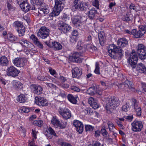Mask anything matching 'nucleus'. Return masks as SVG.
<instances>
[{
	"label": "nucleus",
	"mask_w": 146,
	"mask_h": 146,
	"mask_svg": "<svg viewBox=\"0 0 146 146\" xmlns=\"http://www.w3.org/2000/svg\"><path fill=\"white\" fill-rule=\"evenodd\" d=\"M128 44L127 40L125 38H122L117 41V44L120 47H117L114 44L110 45L108 49L109 56L114 59L120 58L123 55V52L121 47H124Z\"/></svg>",
	"instance_id": "1"
},
{
	"label": "nucleus",
	"mask_w": 146,
	"mask_h": 146,
	"mask_svg": "<svg viewBox=\"0 0 146 146\" xmlns=\"http://www.w3.org/2000/svg\"><path fill=\"white\" fill-rule=\"evenodd\" d=\"M119 105L118 98L117 97H113L109 99L105 107L108 112H111Z\"/></svg>",
	"instance_id": "2"
},
{
	"label": "nucleus",
	"mask_w": 146,
	"mask_h": 146,
	"mask_svg": "<svg viewBox=\"0 0 146 146\" xmlns=\"http://www.w3.org/2000/svg\"><path fill=\"white\" fill-rule=\"evenodd\" d=\"M137 53L139 58L141 60L146 58V47L143 44H139L137 46Z\"/></svg>",
	"instance_id": "3"
},
{
	"label": "nucleus",
	"mask_w": 146,
	"mask_h": 146,
	"mask_svg": "<svg viewBox=\"0 0 146 146\" xmlns=\"http://www.w3.org/2000/svg\"><path fill=\"white\" fill-rule=\"evenodd\" d=\"M49 30L45 27H41L37 33V36L42 39H44L49 36Z\"/></svg>",
	"instance_id": "4"
},
{
	"label": "nucleus",
	"mask_w": 146,
	"mask_h": 146,
	"mask_svg": "<svg viewBox=\"0 0 146 146\" xmlns=\"http://www.w3.org/2000/svg\"><path fill=\"white\" fill-rule=\"evenodd\" d=\"M138 60L137 55L135 51H132L131 54L128 62L133 68H135Z\"/></svg>",
	"instance_id": "5"
},
{
	"label": "nucleus",
	"mask_w": 146,
	"mask_h": 146,
	"mask_svg": "<svg viewBox=\"0 0 146 146\" xmlns=\"http://www.w3.org/2000/svg\"><path fill=\"white\" fill-rule=\"evenodd\" d=\"M59 114L65 119L67 120L71 117V113L70 110L66 108H62L58 110Z\"/></svg>",
	"instance_id": "6"
},
{
	"label": "nucleus",
	"mask_w": 146,
	"mask_h": 146,
	"mask_svg": "<svg viewBox=\"0 0 146 146\" xmlns=\"http://www.w3.org/2000/svg\"><path fill=\"white\" fill-rule=\"evenodd\" d=\"M17 2L24 11L27 12L30 10L31 7L27 0H17Z\"/></svg>",
	"instance_id": "7"
},
{
	"label": "nucleus",
	"mask_w": 146,
	"mask_h": 146,
	"mask_svg": "<svg viewBox=\"0 0 146 146\" xmlns=\"http://www.w3.org/2000/svg\"><path fill=\"white\" fill-rule=\"evenodd\" d=\"M20 72V71L13 66H10L8 68L7 70V75L13 77H15L17 76Z\"/></svg>",
	"instance_id": "8"
},
{
	"label": "nucleus",
	"mask_w": 146,
	"mask_h": 146,
	"mask_svg": "<svg viewBox=\"0 0 146 146\" xmlns=\"http://www.w3.org/2000/svg\"><path fill=\"white\" fill-rule=\"evenodd\" d=\"M58 29L62 33L65 34L71 31L70 26L66 23H60L58 24Z\"/></svg>",
	"instance_id": "9"
},
{
	"label": "nucleus",
	"mask_w": 146,
	"mask_h": 146,
	"mask_svg": "<svg viewBox=\"0 0 146 146\" xmlns=\"http://www.w3.org/2000/svg\"><path fill=\"white\" fill-rule=\"evenodd\" d=\"M132 129L135 132L140 131L143 128V125L141 121H134L131 123Z\"/></svg>",
	"instance_id": "10"
},
{
	"label": "nucleus",
	"mask_w": 146,
	"mask_h": 146,
	"mask_svg": "<svg viewBox=\"0 0 146 146\" xmlns=\"http://www.w3.org/2000/svg\"><path fill=\"white\" fill-rule=\"evenodd\" d=\"M82 17L79 15H76L72 18V20L74 25L77 27L82 26L83 22L81 20Z\"/></svg>",
	"instance_id": "11"
},
{
	"label": "nucleus",
	"mask_w": 146,
	"mask_h": 146,
	"mask_svg": "<svg viewBox=\"0 0 146 146\" xmlns=\"http://www.w3.org/2000/svg\"><path fill=\"white\" fill-rule=\"evenodd\" d=\"M14 65L18 67H23L25 64L26 60L21 58H17L13 60Z\"/></svg>",
	"instance_id": "12"
},
{
	"label": "nucleus",
	"mask_w": 146,
	"mask_h": 146,
	"mask_svg": "<svg viewBox=\"0 0 146 146\" xmlns=\"http://www.w3.org/2000/svg\"><path fill=\"white\" fill-rule=\"evenodd\" d=\"M132 100L133 104V108L137 115L138 116H140L141 114V108L139 106L136 99H133Z\"/></svg>",
	"instance_id": "13"
},
{
	"label": "nucleus",
	"mask_w": 146,
	"mask_h": 146,
	"mask_svg": "<svg viewBox=\"0 0 146 146\" xmlns=\"http://www.w3.org/2000/svg\"><path fill=\"white\" fill-rule=\"evenodd\" d=\"M73 125L76 128V130L79 133H82L84 129V126L81 122L78 120H75L73 123Z\"/></svg>",
	"instance_id": "14"
},
{
	"label": "nucleus",
	"mask_w": 146,
	"mask_h": 146,
	"mask_svg": "<svg viewBox=\"0 0 146 146\" xmlns=\"http://www.w3.org/2000/svg\"><path fill=\"white\" fill-rule=\"evenodd\" d=\"M36 103L40 106H48L47 102L44 98L41 97H36L35 98Z\"/></svg>",
	"instance_id": "15"
},
{
	"label": "nucleus",
	"mask_w": 146,
	"mask_h": 146,
	"mask_svg": "<svg viewBox=\"0 0 146 146\" xmlns=\"http://www.w3.org/2000/svg\"><path fill=\"white\" fill-rule=\"evenodd\" d=\"M31 87L32 90L35 94L39 95L42 93L43 89L40 86L38 85L32 84Z\"/></svg>",
	"instance_id": "16"
},
{
	"label": "nucleus",
	"mask_w": 146,
	"mask_h": 146,
	"mask_svg": "<svg viewBox=\"0 0 146 146\" xmlns=\"http://www.w3.org/2000/svg\"><path fill=\"white\" fill-rule=\"evenodd\" d=\"M81 56L80 53L76 52L74 53L70 56V58L72 59V60L73 62L80 63L82 62V60L80 58Z\"/></svg>",
	"instance_id": "17"
},
{
	"label": "nucleus",
	"mask_w": 146,
	"mask_h": 146,
	"mask_svg": "<svg viewBox=\"0 0 146 146\" xmlns=\"http://www.w3.org/2000/svg\"><path fill=\"white\" fill-rule=\"evenodd\" d=\"M72 71L73 78H78L82 74L81 70L77 67H76L73 69Z\"/></svg>",
	"instance_id": "18"
},
{
	"label": "nucleus",
	"mask_w": 146,
	"mask_h": 146,
	"mask_svg": "<svg viewBox=\"0 0 146 146\" xmlns=\"http://www.w3.org/2000/svg\"><path fill=\"white\" fill-rule=\"evenodd\" d=\"M98 37L100 44L103 46L106 42V38L103 32H101L98 34Z\"/></svg>",
	"instance_id": "19"
},
{
	"label": "nucleus",
	"mask_w": 146,
	"mask_h": 146,
	"mask_svg": "<svg viewBox=\"0 0 146 146\" xmlns=\"http://www.w3.org/2000/svg\"><path fill=\"white\" fill-rule=\"evenodd\" d=\"M137 69L139 72L146 75V67L142 63H140L138 64Z\"/></svg>",
	"instance_id": "20"
},
{
	"label": "nucleus",
	"mask_w": 146,
	"mask_h": 146,
	"mask_svg": "<svg viewBox=\"0 0 146 146\" xmlns=\"http://www.w3.org/2000/svg\"><path fill=\"white\" fill-rule=\"evenodd\" d=\"M79 11L86 13L89 10V6L87 3L81 2Z\"/></svg>",
	"instance_id": "21"
},
{
	"label": "nucleus",
	"mask_w": 146,
	"mask_h": 146,
	"mask_svg": "<svg viewBox=\"0 0 146 146\" xmlns=\"http://www.w3.org/2000/svg\"><path fill=\"white\" fill-rule=\"evenodd\" d=\"M62 9L61 8H56V7L54 6L53 10L50 13L49 16L52 17L58 16L62 11Z\"/></svg>",
	"instance_id": "22"
},
{
	"label": "nucleus",
	"mask_w": 146,
	"mask_h": 146,
	"mask_svg": "<svg viewBox=\"0 0 146 146\" xmlns=\"http://www.w3.org/2000/svg\"><path fill=\"white\" fill-rule=\"evenodd\" d=\"M81 3V2L79 0H74L72 4V9L74 11L76 10H79Z\"/></svg>",
	"instance_id": "23"
},
{
	"label": "nucleus",
	"mask_w": 146,
	"mask_h": 146,
	"mask_svg": "<svg viewBox=\"0 0 146 146\" xmlns=\"http://www.w3.org/2000/svg\"><path fill=\"white\" fill-rule=\"evenodd\" d=\"M87 12L88 13V17L90 19H93L95 18L97 11L95 9H92L89 11H88Z\"/></svg>",
	"instance_id": "24"
},
{
	"label": "nucleus",
	"mask_w": 146,
	"mask_h": 146,
	"mask_svg": "<svg viewBox=\"0 0 146 146\" xmlns=\"http://www.w3.org/2000/svg\"><path fill=\"white\" fill-rule=\"evenodd\" d=\"M9 64V61L5 56L0 57V65L2 66H7Z\"/></svg>",
	"instance_id": "25"
},
{
	"label": "nucleus",
	"mask_w": 146,
	"mask_h": 146,
	"mask_svg": "<svg viewBox=\"0 0 146 146\" xmlns=\"http://www.w3.org/2000/svg\"><path fill=\"white\" fill-rule=\"evenodd\" d=\"M145 34L144 31H142L139 29L137 31L135 29V33L133 34V35L134 37L138 38H141Z\"/></svg>",
	"instance_id": "26"
},
{
	"label": "nucleus",
	"mask_w": 146,
	"mask_h": 146,
	"mask_svg": "<svg viewBox=\"0 0 146 146\" xmlns=\"http://www.w3.org/2000/svg\"><path fill=\"white\" fill-rule=\"evenodd\" d=\"M97 90L96 87L94 86L91 87L88 89L86 93L90 95H93L97 93Z\"/></svg>",
	"instance_id": "27"
},
{
	"label": "nucleus",
	"mask_w": 146,
	"mask_h": 146,
	"mask_svg": "<svg viewBox=\"0 0 146 146\" xmlns=\"http://www.w3.org/2000/svg\"><path fill=\"white\" fill-rule=\"evenodd\" d=\"M63 0H55V4L54 6L56 7H59L63 9L64 8V5L63 4Z\"/></svg>",
	"instance_id": "28"
},
{
	"label": "nucleus",
	"mask_w": 146,
	"mask_h": 146,
	"mask_svg": "<svg viewBox=\"0 0 146 146\" xmlns=\"http://www.w3.org/2000/svg\"><path fill=\"white\" fill-rule=\"evenodd\" d=\"M131 16L132 15L131 13L127 12L126 13L125 15L123 18V20L126 22L132 21L133 19L132 18Z\"/></svg>",
	"instance_id": "29"
},
{
	"label": "nucleus",
	"mask_w": 146,
	"mask_h": 146,
	"mask_svg": "<svg viewBox=\"0 0 146 146\" xmlns=\"http://www.w3.org/2000/svg\"><path fill=\"white\" fill-rule=\"evenodd\" d=\"M18 43L21 44L22 46L26 47H29V45L31 43L26 39H21L19 40Z\"/></svg>",
	"instance_id": "30"
},
{
	"label": "nucleus",
	"mask_w": 146,
	"mask_h": 146,
	"mask_svg": "<svg viewBox=\"0 0 146 146\" xmlns=\"http://www.w3.org/2000/svg\"><path fill=\"white\" fill-rule=\"evenodd\" d=\"M38 13L40 14H47L49 12V10L46 8L40 7L38 9Z\"/></svg>",
	"instance_id": "31"
},
{
	"label": "nucleus",
	"mask_w": 146,
	"mask_h": 146,
	"mask_svg": "<svg viewBox=\"0 0 146 146\" xmlns=\"http://www.w3.org/2000/svg\"><path fill=\"white\" fill-rule=\"evenodd\" d=\"M67 98L69 101L72 104H76L77 102L76 98L71 94H68Z\"/></svg>",
	"instance_id": "32"
},
{
	"label": "nucleus",
	"mask_w": 146,
	"mask_h": 146,
	"mask_svg": "<svg viewBox=\"0 0 146 146\" xmlns=\"http://www.w3.org/2000/svg\"><path fill=\"white\" fill-rule=\"evenodd\" d=\"M27 100V98L23 94H21L18 96L17 101L20 103H24Z\"/></svg>",
	"instance_id": "33"
},
{
	"label": "nucleus",
	"mask_w": 146,
	"mask_h": 146,
	"mask_svg": "<svg viewBox=\"0 0 146 146\" xmlns=\"http://www.w3.org/2000/svg\"><path fill=\"white\" fill-rule=\"evenodd\" d=\"M52 123L56 127H58L60 121L57 119L56 117H53L51 120Z\"/></svg>",
	"instance_id": "34"
},
{
	"label": "nucleus",
	"mask_w": 146,
	"mask_h": 146,
	"mask_svg": "<svg viewBox=\"0 0 146 146\" xmlns=\"http://www.w3.org/2000/svg\"><path fill=\"white\" fill-rule=\"evenodd\" d=\"M7 37L9 40L12 42L16 41L17 39V37L12 34H8Z\"/></svg>",
	"instance_id": "35"
},
{
	"label": "nucleus",
	"mask_w": 146,
	"mask_h": 146,
	"mask_svg": "<svg viewBox=\"0 0 146 146\" xmlns=\"http://www.w3.org/2000/svg\"><path fill=\"white\" fill-rule=\"evenodd\" d=\"M53 46L56 50H59L62 48V46L61 44L57 42H52Z\"/></svg>",
	"instance_id": "36"
},
{
	"label": "nucleus",
	"mask_w": 146,
	"mask_h": 146,
	"mask_svg": "<svg viewBox=\"0 0 146 146\" xmlns=\"http://www.w3.org/2000/svg\"><path fill=\"white\" fill-rule=\"evenodd\" d=\"M132 82L128 80L125 81V82L124 83V85L125 87L128 88L130 90H132L133 89L132 87Z\"/></svg>",
	"instance_id": "37"
},
{
	"label": "nucleus",
	"mask_w": 146,
	"mask_h": 146,
	"mask_svg": "<svg viewBox=\"0 0 146 146\" xmlns=\"http://www.w3.org/2000/svg\"><path fill=\"white\" fill-rule=\"evenodd\" d=\"M33 123L36 126L41 127L43 124V121L42 120H36L33 121Z\"/></svg>",
	"instance_id": "38"
},
{
	"label": "nucleus",
	"mask_w": 146,
	"mask_h": 146,
	"mask_svg": "<svg viewBox=\"0 0 146 146\" xmlns=\"http://www.w3.org/2000/svg\"><path fill=\"white\" fill-rule=\"evenodd\" d=\"M67 125L66 122L62 121L61 123L60 122L58 125V127H59L60 129H63L66 127Z\"/></svg>",
	"instance_id": "39"
},
{
	"label": "nucleus",
	"mask_w": 146,
	"mask_h": 146,
	"mask_svg": "<svg viewBox=\"0 0 146 146\" xmlns=\"http://www.w3.org/2000/svg\"><path fill=\"white\" fill-rule=\"evenodd\" d=\"M25 27H24L21 28L17 30V32L19 33L20 36H22L24 35L25 31Z\"/></svg>",
	"instance_id": "40"
},
{
	"label": "nucleus",
	"mask_w": 146,
	"mask_h": 146,
	"mask_svg": "<svg viewBox=\"0 0 146 146\" xmlns=\"http://www.w3.org/2000/svg\"><path fill=\"white\" fill-rule=\"evenodd\" d=\"M87 47L89 50L91 52L95 51L97 49L96 47L91 44L88 45Z\"/></svg>",
	"instance_id": "41"
},
{
	"label": "nucleus",
	"mask_w": 146,
	"mask_h": 146,
	"mask_svg": "<svg viewBox=\"0 0 146 146\" xmlns=\"http://www.w3.org/2000/svg\"><path fill=\"white\" fill-rule=\"evenodd\" d=\"M13 87L16 90L21 89L22 87L21 86V84L20 82H15V83L14 84Z\"/></svg>",
	"instance_id": "42"
},
{
	"label": "nucleus",
	"mask_w": 146,
	"mask_h": 146,
	"mask_svg": "<svg viewBox=\"0 0 146 146\" xmlns=\"http://www.w3.org/2000/svg\"><path fill=\"white\" fill-rule=\"evenodd\" d=\"M14 24L15 27L18 28L19 29L21 28L24 27L22 23L18 21L15 22L14 23Z\"/></svg>",
	"instance_id": "43"
},
{
	"label": "nucleus",
	"mask_w": 146,
	"mask_h": 146,
	"mask_svg": "<svg viewBox=\"0 0 146 146\" xmlns=\"http://www.w3.org/2000/svg\"><path fill=\"white\" fill-rule=\"evenodd\" d=\"M85 130L86 131H92L94 128V127L90 125H87L85 126Z\"/></svg>",
	"instance_id": "44"
},
{
	"label": "nucleus",
	"mask_w": 146,
	"mask_h": 146,
	"mask_svg": "<svg viewBox=\"0 0 146 146\" xmlns=\"http://www.w3.org/2000/svg\"><path fill=\"white\" fill-rule=\"evenodd\" d=\"M61 18L62 21L64 22H67L69 21V18L66 14H64L63 16L61 17Z\"/></svg>",
	"instance_id": "45"
},
{
	"label": "nucleus",
	"mask_w": 146,
	"mask_h": 146,
	"mask_svg": "<svg viewBox=\"0 0 146 146\" xmlns=\"http://www.w3.org/2000/svg\"><path fill=\"white\" fill-rule=\"evenodd\" d=\"M107 124L110 131H112L113 128L115 127L113 124L110 121H109Z\"/></svg>",
	"instance_id": "46"
},
{
	"label": "nucleus",
	"mask_w": 146,
	"mask_h": 146,
	"mask_svg": "<svg viewBox=\"0 0 146 146\" xmlns=\"http://www.w3.org/2000/svg\"><path fill=\"white\" fill-rule=\"evenodd\" d=\"M78 37L71 35L70 38V41L72 43H76L78 40Z\"/></svg>",
	"instance_id": "47"
},
{
	"label": "nucleus",
	"mask_w": 146,
	"mask_h": 146,
	"mask_svg": "<svg viewBox=\"0 0 146 146\" xmlns=\"http://www.w3.org/2000/svg\"><path fill=\"white\" fill-rule=\"evenodd\" d=\"M129 8L131 10H135L137 12L139 10L138 9V7L137 6H136L135 4L133 3H131L129 6Z\"/></svg>",
	"instance_id": "48"
},
{
	"label": "nucleus",
	"mask_w": 146,
	"mask_h": 146,
	"mask_svg": "<svg viewBox=\"0 0 146 146\" xmlns=\"http://www.w3.org/2000/svg\"><path fill=\"white\" fill-rule=\"evenodd\" d=\"M30 38L34 42L35 44L39 41L38 39L34 35H31Z\"/></svg>",
	"instance_id": "49"
},
{
	"label": "nucleus",
	"mask_w": 146,
	"mask_h": 146,
	"mask_svg": "<svg viewBox=\"0 0 146 146\" xmlns=\"http://www.w3.org/2000/svg\"><path fill=\"white\" fill-rule=\"evenodd\" d=\"M96 100L92 97H90L88 100V102L90 106L92 105L94 103L96 102Z\"/></svg>",
	"instance_id": "50"
},
{
	"label": "nucleus",
	"mask_w": 146,
	"mask_h": 146,
	"mask_svg": "<svg viewBox=\"0 0 146 146\" xmlns=\"http://www.w3.org/2000/svg\"><path fill=\"white\" fill-rule=\"evenodd\" d=\"M94 72L97 74H100V67L99 65L97 63H96V68L94 71Z\"/></svg>",
	"instance_id": "51"
},
{
	"label": "nucleus",
	"mask_w": 146,
	"mask_h": 146,
	"mask_svg": "<svg viewBox=\"0 0 146 146\" xmlns=\"http://www.w3.org/2000/svg\"><path fill=\"white\" fill-rule=\"evenodd\" d=\"M21 110L22 111L21 112L25 113H28L30 111V110L28 108L26 107H22L21 109Z\"/></svg>",
	"instance_id": "52"
},
{
	"label": "nucleus",
	"mask_w": 146,
	"mask_h": 146,
	"mask_svg": "<svg viewBox=\"0 0 146 146\" xmlns=\"http://www.w3.org/2000/svg\"><path fill=\"white\" fill-rule=\"evenodd\" d=\"M48 130L50 134L55 137H57V136L56 135L55 131L51 127H49L48 128Z\"/></svg>",
	"instance_id": "53"
},
{
	"label": "nucleus",
	"mask_w": 146,
	"mask_h": 146,
	"mask_svg": "<svg viewBox=\"0 0 146 146\" xmlns=\"http://www.w3.org/2000/svg\"><path fill=\"white\" fill-rule=\"evenodd\" d=\"M81 41H78L76 46L77 48L80 50L82 49L83 45L81 44Z\"/></svg>",
	"instance_id": "54"
},
{
	"label": "nucleus",
	"mask_w": 146,
	"mask_h": 146,
	"mask_svg": "<svg viewBox=\"0 0 146 146\" xmlns=\"http://www.w3.org/2000/svg\"><path fill=\"white\" fill-rule=\"evenodd\" d=\"M46 85L49 87L51 88H54L56 87V86L54 84L50 83V82H44Z\"/></svg>",
	"instance_id": "55"
},
{
	"label": "nucleus",
	"mask_w": 146,
	"mask_h": 146,
	"mask_svg": "<svg viewBox=\"0 0 146 146\" xmlns=\"http://www.w3.org/2000/svg\"><path fill=\"white\" fill-rule=\"evenodd\" d=\"M91 106L94 109H97L99 107V105L97 103V102L93 103V104Z\"/></svg>",
	"instance_id": "56"
},
{
	"label": "nucleus",
	"mask_w": 146,
	"mask_h": 146,
	"mask_svg": "<svg viewBox=\"0 0 146 146\" xmlns=\"http://www.w3.org/2000/svg\"><path fill=\"white\" fill-rule=\"evenodd\" d=\"M101 132L103 135L105 136H106L108 134L106 129L105 128L102 129Z\"/></svg>",
	"instance_id": "57"
},
{
	"label": "nucleus",
	"mask_w": 146,
	"mask_h": 146,
	"mask_svg": "<svg viewBox=\"0 0 146 146\" xmlns=\"http://www.w3.org/2000/svg\"><path fill=\"white\" fill-rule=\"evenodd\" d=\"M38 80H41V81H45L46 80H47V77H44V76H40L38 77Z\"/></svg>",
	"instance_id": "58"
},
{
	"label": "nucleus",
	"mask_w": 146,
	"mask_h": 146,
	"mask_svg": "<svg viewBox=\"0 0 146 146\" xmlns=\"http://www.w3.org/2000/svg\"><path fill=\"white\" fill-rule=\"evenodd\" d=\"M125 32L127 33H128L130 35H133L135 33V29H133L131 31H130L128 30H125Z\"/></svg>",
	"instance_id": "59"
},
{
	"label": "nucleus",
	"mask_w": 146,
	"mask_h": 146,
	"mask_svg": "<svg viewBox=\"0 0 146 146\" xmlns=\"http://www.w3.org/2000/svg\"><path fill=\"white\" fill-rule=\"evenodd\" d=\"M71 89L77 92H79L80 90V89L74 86L71 87Z\"/></svg>",
	"instance_id": "60"
},
{
	"label": "nucleus",
	"mask_w": 146,
	"mask_h": 146,
	"mask_svg": "<svg viewBox=\"0 0 146 146\" xmlns=\"http://www.w3.org/2000/svg\"><path fill=\"white\" fill-rule=\"evenodd\" d=\"M139 30L142 31H144L145 33V32L146 26L145 25H141L139 26Z\"/></svg>",
	"instance_id": "61"
},
{
	"label": "nucleus",
	"mask_w": 146,
	"mask_h": 146,
	"mask_svg": "<svg viewBox=\"0 0 146 146\" xmlns=\"http://www.w3.org/2000/svg\"><path fill=\"white\" fill-rule=\"evenodd\" d=\"M93 5L96 7H98L99 6V1L98 0H95L93 3Z\"/></svg>",
	"instance_id": "62"
},
{
	"label": "nucleus",
	"mask_w": 146,
	"mask_h": 146,
	"mask_svg": "<svg viewBox=\"0 0 146 146\" xmlns=\"http://www.w3.org/2000/svg\"><path fill=\"white\" fill-rule=\"evenodd\" d=\"M35 44L39 47V48H43V45L41 44V43L39 41L37 42Z\"/></svg>",
	"instance_id": "63"
},
{
	"label": "nucleus",
	"mask_w": 146,
	"mask_h": 146,
	"mask_svg": "<svg viewBox=\"0 0 146 146\" xmlns=\"http://www.w3.org/2000/svg\"><path fill=\"white\" fill-rule=\"evenodd\" d=\"M100 143L98 142H96L95 143H93L92 145H89L88 146H100Z\"/></svg>",
	"instance_id": "64"
}]
</instances>
